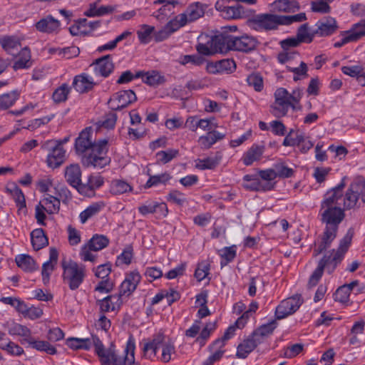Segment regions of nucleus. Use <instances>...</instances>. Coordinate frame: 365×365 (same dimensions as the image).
<instances>
[{"label":"nucleus","instance_id":"nucleus-1","mask_svg":"<svg viewBox=\"0 0 365 365\" xmlns=\"http://www.w3.org/2000/svg\"><path fill=\"white\" fill-rule=\"evenodd\" d=\"M333 196V195H331ZM342 202L333 199V197L324 196L321 203L319 215L321 221L325 224L324 230L314 242L313 256L317 257L327 250L335 240L337 235L339 224L345 217L344 207L341 208Z\"/></svg>","mask_w":365,"mask_h":365},{"label":"nucleus","instance_id":"nucleus-2","mask_svg":"<svg viewBox=\"0 0 365 365\" xmlns=\"http://www.w3.org/2000/svg\"><path fill=\"white\" fill-rule=\"evenodd\" d=\"M108 143L107 139L96 141L93 129L92 127H87L76 139L75 150L81 157V162L84 166L103 168L110 163V158L107 155Z\"/></svg>","mask_w":365,"mask_h":365},{"label":"nucleus","instance_id":"nucleus-3","mask_svg":"<svg viewBox=\"0 0 365 365\" xmlns=\"http://www.w3.org/2000/svg\"><path fill=\"white\" fill-rule=\"evenodd\" d=\"M352 235L348 232L339 242L336 250H332L331 252L325 254L319 260L317 267L314 269L308 282L309 288L317 284L322 278L324 270L326 269L329 274H331L336 267L342 261L345 253L347 252L351 242Z\"/></svg>","mask_w":365,"mask_h":365},{"label":"nucleus","instance_id":"nucleus-4","mask_svg":"<svg viewBox=\"0 0 365 365\" xmlns=\"http://www.w3.org/2000/svg\"><path fill=\"white\" fill-rule=\"evenodd\" d=\"M96 353L101 365H140L135 359V345L132 339L127 341L123 356H120L112 347L106 349L100 339H96Z\"/></svg>","mask_w":365,"mask_h":365},{"label":"nucleus","instance_id":"nucleus-5","mask_svg":"<svg viewBox=\"0 0 365 365\" xmlns=\"http://www.w3.org/2000/svg\"><path fill=\"white\" fill-rule=\"evenodd\" d=\"M158 350L161 351V354L158 359L163 363L169 362L172 359V356L175 354L174 344L169 340L166 341L163 334H158L151 341L144 344L143 356L153 359Z\"/></svg>","mask_w":365,"mask_h":365},{"label":"nucleus","instance_id":"nucleus-6","mask_svg":"<svg viewBox=\"0 0 365 365\" xmlns=\"http://www.w3.org/2000/svg\"><path fill=\"white\" fill-rule=\"evenodd\" d=\"M359 200L365 204V178L361 175L355 177L346 190L343 198L344 208L346 210L359 208Z\"/></svg>","mask_w":365,"mask_h":365},{"label":"nucleus","instance_id":"nucleus-7","mask_svg":"<svg viewBox=\"0 0 365 365\" xmlns=\"http://www.w3.org/2000/svg\"><path fill=\"white\" fill-rule=\"evenodd\" d=\"M62 267L63 280L68 285L70 289H78L86 277L85 266L70 260L62 262Z\"/></svg>","mask_w":365,"mask_h":365},{"label":"nucleus","instance_id":"nucleus-8","mask_svg":"<svg viewBox=\"0 0 365 365\" xmlns=\"http://www.w3.org/2000/svg\"><path fill=\"white\" fill-rule=\"evenodd\" d=\"M109 244V240L102 235H94L88 242L83 245L80 250L79 255L84 262H95L96 256L92 254V251L98 252L106 247Z\"/></svg>","mask_w":365,"mask_h":365},{"label":"nucleus","instance_id":"nucleus-9","mask_svg":"<svg viewBox=\"0 0 365 365\" xmlns=\"http://www.w3.org/2000/svg\"><path fill=\"white\" fill-rule=\"evenodd\" d=\"M206 7V5L200 2L191 4L183 13L178 14L174 19L180 27L182 28L187 24H190L202 17Z\"/></svg>","mask_w":365,"mask_h":365},{"label":"nucleus","instance_id":"nucleus-10","mask_svg":"<svg viewBox=\"0 0 365 365\" xmlns=\"http://www.w3.org/2000/svg\"><path fill=\"white\" fill-rule=\"evenodd\" d=\"M41 148L51 150L46 160L47 165L49 168H56L63 163L66 150L60 143L48 140L43 143Z\"/></svg>","mask_w":365,"mask_h":365},{"label":"nucleus","instance_id":"nucleus-11","mask_svg":"<svg viewBox=\"0 0 365 365\" xmlns=\"http://www.w3.org/2000/svg\"><path fill=\"white\" fill-rule=\"evenodd\" d=\"M303 96L302 91L297 88L290 93L286 88H278L274 93V101L290 106L293 110H297L301 108L299 106Z\"/></svg>","mask_w":365,"mask_h":365},{"label":"nucleus","instance_id":"nucleus-12","mask_svg":"<svg viewBox=\"0 0 365 365\" xmlns=\"http://www.w3.org/2000/svg\"><path fill=\"white\" fill-rule=\"evenodd\" d=\"M141 276L138 271H133L128 273L119 287L118 297H120L121 300L128 298L131 294L136 289L140 283Z\"/></svg>","mask_w":365,"mask_h":365},{"label":"nucleus","instance_id":"nucleus-13","mask_svg":"<svg viewBox=\"0 0 365 365\" xmlns=\"http://www.w3.org/2000/svg\"><path fill=\"white\" fill-rule=\"evenodd\" d=\"M302 304L300 295H294L283 301L277 307L275 315L278 319L294 314Z\"/></svg>","mask_w":365,"mask_h":365},{"label":"nucleus","instance_id":"nucleus-14","mask_svg":"<svg viewBox=\"0 0 365 365\" xmlns=\"http://www.w3.org/2000/svg\"><path fill=\"white\" fill-rule=\"evenodd\" d=\"M281 21V16L270 14L257 15L251 21L254 29L264 30L276 29Z\"/></svg>","mask_w":365,"mask_h":365},{"label":"nucleus","instance_id":"nucleus-15","mask_svg":"<svg viewBox=\"0 0 365 365\" xmlns=\"http://www.w3.org/2000/svg\"><path fill=\"white\" fill-rule=\"evenodd\" d=\"M338 29L336 20L331 16H326L316 23L314 34L318 37H327L335 34Z\"/></svg>","mask_w":365,"mask_h":365},{"label":"nucleus","instance_id":"nucleus-16","mask_svg":"<svg viewBox=\"0 0 365 365\" xmlns=\"http://www.w3.org/2000/svg\"><path fill=\"white\" fill-rule=\"evenodd\" d=\"M65 178L71 186L77 189L80 193L87 195L84 192L86 187L81 183V170L78 164H71L66 168Z\"/></svg>","mask_w":365,"mask_h":365},{"label":"nucleus","instance_id":"nucleus-17","mask_svg":"<svg viewBox=\"0 0 365 365\" xmlns=\"http://www.w3.org/2000/svg\"><path fill=\"white\" fill-rule=\"evenodd\" d=\"M136 100L135 93L132 90H124L115 93L110 99V103L112 109L118 110L127 107Z\"/></svg>","mask_w":365,"mask_h":365},{"label":"nucleus","instance_id":"nucleus-18","mask_svg":"<svg viewBox=\"0 0 365 365\" xmlns=\"http://www.w3.org/2000/svg\"><path fill=\"white\" fill-rule=\"evenodd\" d=\"M232 50L248 52L254 50L257 41V40L250 36L243 35L242 36H235L232 35Z\"/></svg>","mask_w":365,"mask_h":365},{"label":"nucleus","instance_id":"nucleus-19","mask_svg":"<svg viewBox=\"0 0 365 365\" xmlns=\"http://www.w3.org/2000/svg\"><path fill=\"white\" fill-rule=\"evenodd\" d=\"M236 68L235 62L232 59H222L207 63L206 70L212 74L220 73H232Z\"/></svg>","mask_w":365,"mask_h":365},{"label":"nucleus","instance_id":"nucleus-20","mask_svg":"<svg viewBox=\"0 0 365 365\" xmlns=\"http://www.w3.org/2000/svg\"><path fill=\"white\" fill-rule=\"evenodd\" d=\"M96 85L93 78L83 73L73 78L72 86L79 93H86L93 90Z\"/></svg>","mask_w":365,"mask_h":365},{"label":"nucleus","instance_id":"nucleus-21","mask_svg":"<svg viewBox=\"0 0 365 365\" xmlns=\"http://www.w3.org/2000/svg\"><path fill=\"white\" fill-rule=\"evenodd\" d=\"M94 67V72L97 76L108 77L113 71L114 65L110 55L104 56L91 65Z\"/></svg>","mask_w":365,"mask_h":365},{"label":"nucleus","instance_id":"nucleus-22","mask_svg":"<svg viewBox=\"0 0 365 365\" xmlns=\"http://www.w3.org/2000/svg\"><path fill=\"white\" fill-rule=\"evenodd\" d=\"M265 148L262 145L253 144L244 153L241 160L246 166L252 165L255 162L259 161L264 154Z\"/></svg>","mask_w":365,"mask_h":365},{"label":"nucleus","instance_id":"nucleus-23","mask_svg":"<svg viewBox=\"0 0 365 365\" xmlns=\"http://www.w3.org/2000/svg\"><path fill=\"white\" fill-rule=\"evenodd\" d=\"M259 344H260L259 340L253 336L252 334L237 346V357L239 359H246Z\"/></svg>","mask_w":365,"mask_h":365},{"label":"nucleus","instance_id":"nucleus-24","mask_svg":"<svg viewBox=\"0 0 365 365\" xmlns=\"http://www.w3.org/2000/svg\"><path fill=\"white\" fill-rule=\"evenodd\" d=\"M123 302L120 297L115 294L108 295L106 297L97 300V304L99 306L100 311L102 313L114 312L118 310Z\"/></svg>","mask_w":365,"mask_h":365},{"label":"nucleus","instance_id":"nucleus-25","mask_svg":"<svg viewBox=\"0 0 365 365\" xmlns=\"http://www.w3.org/2000/svg\"><path fill=\"white\" fill-rule=\"evenodd\" d=\"M96 339H99L96 335H91V337L81 339V338H68L66 340V344L72 349H84L88 350L92 345L95 346L96 350Z\"/></svg>","mask_w":365,"mask_h":365},{"label":"nucleus","instance_id":"nucleus-26","mask_svg":"<svg viewBox=\"0 0 365 365\" xmlns=\"http://www.w3.org/2000/svg\"><path fill=\"white\" fill-rule=\"evenodd\" d=\"M35 26L40 32L52 33L59 29L60 22L49 15L36 22Z\"/></svg>","mask_w":365,"mask_h":365},{"label":"nucleus","instance_id":"nucleus-27","mask_svg":"<svg viewBox=\"0 0 365 365\" xmlns=\"http://www.w3.org/2000/svg\"><path fill=\"white\" fill-rule=\"evenodd\" d=\"M274 12H294L299 9V4L296 0H276L271 4Z\"/></svg>","mask_w":365,"mask_h":365},{"label":"nucleus","instance_id":"nucleus-28","mask_svg":"<svg viewBox=\"0 0 365 365\" xmlns=\"http://www.w3.org/2000/svg\"><path fill=\"white\" fill-rule=\"evenodd\" d=\"M214 36L208 35H200L198 38V43L196 45V50L200 54L210 56L214 52Z\"/></svg>","mask_w":365,"mask_h":365},{"label":"nucleus","instance_id":"nucleus-29","mask_svg":"<svg viewBox=\"0 0 365 365\" xmlns=\"http://www.w3.org/2000/svg\"><path fill=\"white\" fill-rule=\"evenodd\" d=\"M225 135L217 130L209 131L206 135L199 138L197 142L201 149L207 150L216 142L223 139Z\"/></svg>","mask_w":365,"mask_h":365},{"label":"nucleus","instance_id":"nucleus-30","mask_svg":"<svg viewBox=\"0 0 365 365\" xmlns=\"http://www.w3.org/2000/svg\"><path fill=\"white\" fill-rule=\"evenodd\" d=\"M180 29V26L173 18L169 21L162 29L154 34V38L157 42L163 41Z\"/></svg>","mask_w":365,"mask_h":365},{"label":"nucleus","instance_id":"nucleus-31","mask_svg":"<svg viewBox=\"0 0 365 365\" xmlns=\"http://www.w3.org/2000/svg\"><path fill=\"white\" fill-rule=\"evenodd\" d=\"M214 52L225 53L232 50V35H217L214 37Z\"/></svg>","mask_w":365,"mask_h":365},{"label":"nucleus","instance_id":"nucleus-32","mask_svg":"<svg viewBox=\"0 0 365 365\" xmlns=\"http://www.w3.org/2000/svg\"><path fill=\"white\" fill-rule=\"evenodd\" d=\"M28 345L38 351H44L48 354H55L56 353V349L52 346L48 341L36 339L35 338L30 336L27 339Z\"/></svg>","mask_w":365,"mask_h":365},{"label":"nucleus","instance_id":"nucleus-33","mask_svg":"<svg viewBox=\"0 0 365 365\" xmlns=\"http://www.w3.org/2000/svg\"><path fill=\"white\" fill-rule=\"evenodd\" d=\"M31 52L28 47L21 50L17 56V60L13 65L14 70L26 69L31 66Z\"/></svg>","mask_w":365,"mask_h":365},{"label":"nucleus","instance_id":"nucleus-34","mask_svg":"<svg viewBox=\"0 0 365 365\" xmlns=\"http://www.w3.org/2000/svg\"><path fill=\"white\" fill-rule=\"evenodd\" d=\"M277 323L275 320H272L270 322L262 324L257 329H255L252 334L253 336L258 339L262 344L264 339L272 334L274 330L276 329Z\"/></svg>","mask_w":365,"mask_h":365},{"label":"nucleus","instance_id":"nucleus-35","mask_svg":"<svg viewBox=\"0 0 365 365\" xmlns=\"http://www.w3.org/2000/svg\"><path fill=\"white\" fill-rule=\"evenodd\" d=\"M106 206V204L103 201H99L91 204L86 210L82 211L79 215L80 221L82 224L93 216L98 215L101 210Z\"/></svg>","mask_w":365,"mask_h":365},{"label":"nucleus","instance_id":"nucleus-36","mask_svg":"<svg viewBox=\"0 0 365 365\" xmlns=\"http://www.w3.org/2000/svg\"><path fill=\"white\" fill-rule=\"evenodd\" d=\"M15 262L19 267L27 272H31L38 269L35 260L28 255H17Z\"/></svg>","mask_w":365,"mask_h":365},{"label":"nucleus","instance_id":"nucleus-37","mask_svg":"<svg viewBox=\"0 0 365 365\" xmlns=\"http://www.w3.org/2000/svg\"><path fill=\"white\" fill-rule=\"evenodd\" d=\"M39 204L43 206V209H45L48 214L58 213L60 210V200L48 194L46 195Z\"/></svg>","mask_w":365,"mask_h":365},{"label":"nucleus","instance_id":"nucleus-38","mask_svg":"<svg viewBox=\"0 0 365 365\" xmlns=\"http://www.w3.org/2000/svg\"><path fill=\"white\" fill-rule=\"evenodd\" d=\"M31 240L35 250H39L48 245V239L41 228L35 229L31 232Z\"/></svg>","mask_w":365,"mask_h":365},{"label":"nucleus","instance_id":"nucleus-39","mask_svg":"<svg viewBox=\"0 0 365 365\" xmlns=\"http://www.w3.org/2000/svg\"><path fill=\"white\" fill-rule=\"evenodd\" d=\"M9 334L10 335H16L23 337L22 339L20 340L21 344H24L27 342V339L30 338L31 336V331L27 327L14 323L9 326L8 329Z\"/></svg>","mask_w":365,"mask_h":365},{"label":"nucleus","instance_id":"nucleus-40","mask_svg":"<svg viewBox=\"0 0 365 365\" xmlns=\"http://www.w3.org/2000/svg\"><path fill=\"white\" fill-rule=\"evenodd\" d=\"M221 159L222 155L220 153H217L215 157L197 159L195 161V168L200 170H212L215 168L220 164Z\"/></svg>","mask_w":365,"mask_h":365},{"label":"nucleus","instance_id":"nucleus-41","mask_svg":"<svg viewBox=\"0 0 365 365\" xmlns=\"http://www.w3.org/2000/svg\"><path fill=\"white\" fill-rule=\"evenodd\" d=\"M0 44L4 50L10 55H14L15 52L21 47L20 41L14 36H4L0 39Z\"/></svg>","mask_w":365,"mask_h":365},{"label":"nucleus","instance_id":"nucleus-42","mask_svg":"<svg viewBox=\"0 0 365 365\" xmlns=\"http://www.w3.org/2000/svg\"><path fill=\"white\" fill-rule=\"evenodd\" d=\"M145 83L151 86H157L163 84L165 81V78L159 72L152 71L150 72L143 73L141 76Z\"/></svg>","mask_w":365,"mask_h":365},{"label":"nucleus","instance_id":"nucleus-43","mask_svg":"<svg viewBox=\"0 0 365 365\" xmlns=\"http://www.w3.org/2000/svg\"><path fill=\"white\" fill-rule=\"evenodd\" d=\"M19 93L16 91L4 93L0 96V110H6L18 100Z\"/></svg>","mask_w":365,"mask_h":365},{"label":"nucleus","instance_id":"nucleus-44","mask_svg":"<svg viewBox=\"0 0 365 365\" xmlns=\"http://www.w3.org/2000/svg\"><path fill=\"white\" fill-rule=\"evenodd\" d=\"M315 36L314 29L309 31L308 24L301 25L297 30V37L301 43H311Z\"/></svg>","mask_w":365,"mask_h":365},{"label":"nucleus","instance_id":"nucleus-45","mask_svg":"<svg viewBox=\"0 0 365 365\" xmlns=\"http://www.w3.org/2000/svg\"><path fill=\"white\" fill-rule=\"evenodd\" d=\"M131 190V186L125 180H114L111 182L110 192L113 195H121Z\"/></svg>","mask_w":365,"mask_h":365},{"label":"nucleus","instance_id":"nucleus-46","mask_svg":"<svg viewBox=\"0 0 365 365\" xmlns=\"http://www.w3.org/2000/svg\"><path fill=\"white\" fill-rule=\"evenodd\" d=\"M104 183L103 178L99 175H91L88 178L87 185H85L86 188L84 192H87L86 195H90L95 190L101 187Z\"/></svg>","mask_w":365,"mask_h":365},{"label":"nucleus","instance_id":"nucleus-47","mask_svg":"<svg viewBox=\"0 0 365 365\" xmlns=\"http://www.w3.org/2000/svg\"><path fill=\"white\" fill-rule=\"evenodd\" d=\"M171 175L168 173H163L160 175H150L145 187L146 188L156 186L159 184L165 185L170 179Z\"/></svg>","mask_w":365,"mask_h":365},{"label":"nucleus","instance_id":"nucleus-48","mask_svg":"<svg viewBox=\"0 0 365 365\" xmlns=\"http://www.w3.org/2000/svg\"><path fill=\"white\" fill-rule=\"evenodd\" d=\"M333 0H315L311 2V10L315 13L329 14L331 7L329 5Z\"/></svg>","mask_w":365,"mask_h":365},{"label":"nucleus","instance_id":"nucleus-49","mask_svg":"<svg viewBox=\"0 0 365 365\" xmlns=\"http://www.w3.org/2000/svg\"><path fill=\"white\" fill-rule=\"evenodd\" d=\"M246 81L257 92H260L264 88L263 78L259 73H252L247 77Z\"/></svg>","mask_w":365,"mask_h":365},{"label":"nucleus","instance_id":"nucleus-50","mask_svg":"<svg viewBox=\"0 0 365 365\" xmlns=\"http://www.w3.org/2000/svg\"><path fill=\"white\" fill-rule=\"evenodd\" d=\"M290 106L279 103L276 101L270 106V113L275 118H280L287 115Z\"/></svg>","mask_w":365,"mask_h":365},{"label":"nucleus","instance_id":"nucleus-51","mask_svg":"<svg viewBox=\"0 0 365 365\" xmlns=\"http://www.w3.org/2000/svg\"><path fill=\"white\" fill-rule=\"evenodd\" d=\"M155 27L143 24L137 31V35L141 43H148L150 41V35L154 32Z\"/></svg>","mask_w":365,"mask_h":365},{"label":"nucleus","instance_id":"nucleus-52","mask_svg":"<svg viewBox=\"0 0 365 365\" xmlns=\"http://www.w3.org/2000/svg\"><path fill=\"white\" fill-rule=\"evenodd\" d=\"M216 321L207 322L201 331L200 334L197 338L196 341H198L201 346H203L205 343V341L210 337L211 332L216 329Z\"/></svg>","mask_w":365,"mask_h":365},{"label":"nucleus","instance_id":"nucleus-53","mask_svg":"<svg viewBox=\"0 0 365 365\" xmlns=\"http://www.w3.org/2000/svg\"><path fill=\"white\" fill-rule=\"evenodd\" d=\"M179 151L175 149L162 150L156 153L157 160L163 164H166L177 157Z\"/></svg>","mask_w":365,"mask_h":365},{"label":"nucleus","instance_id":"nucleus-54","mask_svg":"<svg viewBox=\"0 0 365 365\" xmlns=\"http://www.w3.org/2000/svg\"><path fill=\"white\" fill-rule=\"evenodd\" d=\"M220 255L222 259L221 266L227 265L236 257V247L235 246L225 247L220 251Z\"/></svg>","mask_w":365,"mask_h":365},{"label":"nucleus","instance_id":"nucleus-55","mask_svg":"<svg viewBox=\"0 0 365 365\" xmlns=\"http://www.w3.org/2000/svg\"><path fill=\"white\" fill-rule=\"evenodd\" d=\"M242 7L237 6H225L222 9V16L225 19H239L242 16Z\"/></svg>","mask_w":365,"mask_h":365},{"label":"nucleus","instance_id":"nucleus-56","mask_svg":"<svg viewBox=\"0 0 365 365\" xmlns=\"http://www.w3.org/2000/svg\"><path fill=\"white\" fill-rule=\"evenodd\" d=\"M70 90L71 88L66 83H63L53 92V101L57 103L65 101L68 98Z\"/></svg>","mask_w":365,"mask_h":365},{"label":"nucleus","instance_id":"nucleus-57","mask_svg":"<svg viewBox=\"0 0 365 365\" xmlns=\"http://www.w3.org/2000/svg\"><path fill=\"white\" fill-rule=\"evenodd\" d=\"M346 177H344L341 182L338 185L327 192V193L324 195H329L330 197H331V195H333V199L341 201L343 202V198L344 195H343L342 190L346 186Z\"/></svg>","mask_w":365,"mask_h":365},{"label":"nucleus","instance_id":"nucleus-58","mask_svg":"<svg viewBox=\"0 0 365 365\" xmlns=\"http://www.w3.org/2000/svg\"><path fill=\"white\" fill-rule=\"evenodd\" d=\"M287 70L294 73L293 80L297 81L302 78H305L308 76L307 71L308 68L307 64L302 61L299 67L292 68L287 66Z\"/></svg>","mask_w":365,"mask_h":365},{"label":"nucleus","instance_id":"nucleus-59","mask_svg":"<svg viewBox=\"0 0 365 365\" xmlns=\"http://www.w3.org/2000/svg\"><path fill=\"white\" fill-rule=\"evenodd\" d=\"M167 200L178 206H182L187 202L185 195L176 190H171L169 192Z\"/></svg>","mask_w":365,"mask_h":365},{"label":"nucleus","instance_id":"nucleus-60","mask_svg":"<svg viewBox=\"0 0 365 365\" xmlns=\"http://www.w3.org/2000/svg\"><path fill=\"white\" fill-rule=\"evenodd\" d=\"M133 257V250L131 246L127 247L123 252L117 257L116 264H126L128 265L131 263Z\"/></svg>","mask_w":365,"mask_h":365},{"label":"nucleus","instance_id":"nucleus-61","mask_svg":"<svg viewBox=\"0 0 365 365\" xmlns=\"http://www.w3.org/2000/svg\"><path fill=\"white\" fill-rule=\"evenodd\" d=\"M235 330H236V327L235 325L229 327L226 329L223 336L220 339L215 340L212 343V348H215V346L224 347L225 341L234 336Z\"/></svg>","mask_w":365,"mask_h":365},{"label":"nucleus","instance_id":"nucleus-62","mask_svg":"<svg viewBox=\"0 0 365 365\" xmlns=\"http://www.w3.org/2000/svg\"><path fill=\"white\" fill-rule=\"evenodd\" d=\"M8 190H10L11 194L17 205H19L20 207H25L26 201L21 190L14 185L12 186V187L8 188Z\"/></svg>","mask_w":365,"mask_h":365},{"label":"nucleus","instance_id":"nucleus-63","mask_svg":"<svg viewBox=\"0 0 365 365\" xmlns=\"http://www.w3.org/2000/svg\"><path fill=\"white\" fill-rule=\"evenodd\" d=\"M113 282L111 281L110 278H107L101 279L96 286L94 290L100 293L108 294L113 289Z\"/></svg>","mask_w":365,"mask_h":365},{"label":"nucleus","instance_id":"nucleus-64","mask_svg":"<svg viewBox=\"0 0 365 365\" xmlns=\"http://www.w3.org/2000/svg\"><path fill=\"white\" fill-rule=\"evenodd\" d=\"M222 348L223 347H217V346H215V348H212V345H210V349L213 353L203 363V365H212L215 361L220 360L222 358L223 354L225 353V350L222 349Z\"/></svg>","mask_w":365,"mask_h":365}]
</instances>
